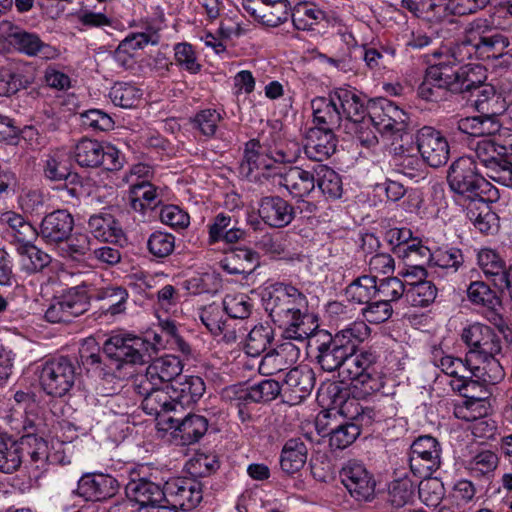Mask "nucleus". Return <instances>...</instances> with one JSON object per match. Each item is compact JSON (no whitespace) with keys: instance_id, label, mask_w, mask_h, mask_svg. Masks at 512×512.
Wrapping results in <instances>:
<instances>
[{"instance_id":"64","label":"nucleus","mask_w":512,"mask_h":512,"mask_svg":"<svg viewBox=\"0 0 512 512\" xmlns=\"http://www.w3.org/2000/svg\"><path fill=\"white\" fill-rule=\"evenodd\" d=\"M61 245L62 256L73 260L81 259L90 250V238L85 233L70 234Z\"/></svg>"},{"instance_id":"22","label":"nucleus","mask_w":512,"mask_h":512,"mask_svg":"<svg viewBox=\"0 0 512 512\" xmlns=\"http://www.w3.org/2000/svg\"><path fill=\"white\" fill-rule=\"evenodd\" d=\"M315 373L307 365L291 369L282 383L283 397L292 405L299 404L310 395L315 385Z\"/></svg>"},{"instance_id":"29","label":"nucleus","mask_w":512,"mask_h":512,"mask_svg":"<svg viewBox=\"0 0 512 512\" xmlns=\"http://www.w3.org/2000/svg\"><path fill=\"white\" fill-rule=\"evenodd\" d=\"M446 72L448 74H453L451 76V91L455 93H462L465 91H473L472 93H477L478 89L485 84H483L485 76V71L480 65H463L457 66L455 64L450 65L445 63Z\"/></svg>"},{"instance_id":"63","label":"nucleus","mask_w":512,"mask_h":512,"mask_svg":"<svg viewBox=\"0 0 512 512\" xmlns=\"http://www.w3.org/2000/svg\"><path fill=\"white\" fill-rule=\"evenodd\" d=\"M376 296L392 305L403 296L406 297V286L398 277H387L376 282Z\"/></svg>"},{"instance_id":"50","label":"nucleus","mask_w":512,"mask_h":512,"mask_svg":"<svg viewBox=\"0 0 512 512\" xmlns=\"http://www.w3.org/2000/svg\"><path fill=\"white\" fill-rule=\"evenodd\" d=\"M315 183L328 198L338 199L343 192L342 180L338 173L326 165H318L315 169Z\"/></svg>"},{"instance_id":"28","label":"nucleus","mask_w":512,"mask_h":512,"mask_svg":"<svg viewBox=\"0 0 512 512\" xmlns=\"http://www.w3.org/2000/svg\"><path fill=\"white\" fill-rule=\"evenodd\" d=\"M445 68V62H440L428 68L423 82L418 87V95L427 101L442 100L447 91H451V76Z\"/></svg>"},{"instance_id":"32","label":"nucleus","mask_w":512,"mask_h":512,"mask_svg":"<svg viewBox=\"0 0 512 512\" xmlns=\"http://www.w3.org/2000/svg\"><path fill=\"white\" fill-rule=\"evenodd\" d=\"M148 393H138L143 396L142 408L149 414L156 416L161 429L167 425L163 421L165 417H172L169 413L175 414L179 411L172 397V391L167 388H156Z\"/></svg>"},{"instance_id":"62","label":"nucleus","mask_w":512,"mask_h":512,"mask_svg":"<svg viewBox=\"0 0 512 512\" xmlns=\"http://www.w3.org/2000/svg\"><path fill=\"white\" fill-rule=\"evenodd\" d=\"M45 176L52 181L65 180L70 176L69 160L67 154L55 151L48 155L44 167Z\"/></svg>"},{"instance_id":"34","label":"nucleus","mask_w":512,"mask_h":512,"mask_svg":"<svg viewBox=\"0 0 512 512\" xmlns=\"http://www.w3.org/2000/svg\"><path fill=\"white\" fill-rule=\"evenodd\" d=\"M314 128L334 132L342 123V114L331 91L328 97H317L311 101Z\"/></svg>"},{"instance_id":"59","label":"nucleus","mask_w":512,"mask_h":512,"mask_svg":"<svg viewBox=\"0 0 512 512\" xmlns=\"http://www.w3.org/2000/svg\"><path fill=\"white\" fill-rule=\"evenodd\" d=\"M20 443L0 435V471L12 473L16 471L22 463Z\"/></svg>"},{"instance_id":"41","label":"nucleus","mask_w":512,"mask_h":512,"mask_svg":"<svg viewBox=\"0 0 512 512\" xmlns=\"http://www.w3.org/2000/svg\"><path fill=\"white\" fill-rule=\"evenodd\" d=\"M307 447L298 439H289L283 446L280 456L281 469L287 474L300 471L307 460Z\"/></svg>"},{"instance_id":"42","label":"nucleus","mask_w":512,"mask_h":512,"mask_svg":"<svg viewBox=\"0 0 512 512\" xmlns=\"http://www.w3.org/2000/svg\"><path fill=\"white\" fill-rule=\"evenodd\" d=\"M473 96L474 106L479 114L501 115L507 108L505 99L490 84L480 87Z\"/></svg>"},{"instance_id":"12","label":"nucleus","mask_w":512,"mask_h":512,"mask_svg":"<svg viewBox=\"0 0 512 512\" xmlns=\"http://www.w3.org/2000/svg\"><path fill=\"white\" fill-rule=\"evenodd\" d=\"M74 158L82 167H98L115 171L122 167L119 151L114 147L104 148L97 140L82 139L74 149Z\"/></svg>"},{"instance_id":"17","label":"nucleus","mask_w":512,"mask_h":512,"mask_svg":"<svg viewBox=\"0 0 512 512\" xmlns=\"http://www.w3.org/2000/svg\"><path fill=\"white\" fill-rule=\"evenodd\" d=\"M368 115L381 134H395L405 128V112L388 99L368 101Z\"/></svg>"},{"instance_id":"51","label":"nucleus","mask_w":512,"mask_h":512,"mask_svg":"<svg viewBox=\"0 0 512 512\" xmlns=\"http://www.w3.org/2000/svg\"><path fill=\"white\" fill-rule=\"evenodd\" d=\"M349 301L367 304L376 297V276L363 275L350 283L345 291Z\"/></svg>"},{"instance_id":"25","label":"nucleus","mask_w":512,"mask_h":512,"mask_svg":"<svg viewBox=\"0 0 512 512\" xmlns=\"http://www.w3.org/2000/svg\"><path fill=\"white\" fill-rule=\"evenodd\" d=\"M258 214L268 226L283 228L293 221L295 210L287 200L277 195H270L260 199Z\"/></svg>"},{"instance_id":"2","label":"nucleus","mask_w":512,"mask_h":512,"mask_svg":"<svg viewBox=\"0 0 512 512\" xmlns=\"http://www.w3.org/2000/svg\"><path fill=\"white\" fill-rule=\"evenodd\" d=\"M462 340L469 347L467 361L477 363L476 378L495 384L504 377L503 369L496 359L501 352V338L490 326L474 323L462 332Z\"/></svg>"},{"instance_id":"18","label":"nucleus","mask_w":512,"mask_h":512,"mask_svg":"<svg viewBox=\"0 0 512 512\" xmlns=\"http://www.w3.org/2000/svg\"><path fill=\"white\" fill-rule=\"evenodd\" d=\"M340 478L350 495L358 501H368L374 496L375 480L364 464L348 461L340 471Z\"/></svg>"},{"instance_id":"31","label":"nucleus","mask_w":512,"mask_h":512,"mask_svg":"<svg viewBox=\"0 0 512 512\" xmlns=\"http://www.w3.org/2000/svg\"><path fill=\"white\" fill-rule=\"evenodd\" d=\"M336 143L334 132L312 127L305 133L304 152L309 159L322 162L336 151Z\"/></svg>"},{"instance_id":"14","label":"nucleus","mask_w":512,"mask_h":512,"mask_svg":"<svg viewBox=\"0 0 512 512\" xmlns=\"http://www.w3.org/2000/svg\"><path fill=\"white\" fill-rule=\"evenodd\" d=\"M283 394V386L279 382L267 379L250 387H229L223 391L222 397L239 409L242 415V405L249 403H260L274 400L280 394Z\"/></svg>"},{"instance_id":"24","label":"nucleus","mask_w":512,"mask_h":512,"mask_svg":"<svg viewBox=\"0 0 512 512\" xmlns=\"http://www.w3.org/2000/svg\"><path fill=\"white\" fill-rule=\"evenodd\" d=\"M73 228V216L67 210L58 209L42 219L38 236L47 244L59 245L70 236Z\"/></svg>"},{"instance_id":"35","label":"nucleus","mask_w":512,"mask_h":512,"mask_svg":"<svg viewBox=\"0 0 512 512\" xmlns=\"http://www.w3.org/2000/svg\"><path fill=\"white\" fill-rule=\"evenodd\" d=\"M260 149L261 145L258 140L252 139L246 143L242 167L243 169L247 167L249 173L254 169H270L272 162L284 163L291 161V157L282 150H277L271 156H268L264 155Z\"/></svg>"},{"instance_id":"52","label":"nucleus","mask_w":512,"mask_h":512,"mask_svg":"<svg viewBox=\"0 0 512 512\" xmlns=\"http://www.w3.org/2000/svg\"><path fill=\"white\" fill-rule=\"evenodd\" d=\"M416 486L408 476L393 480L388 486V502L395 508L412 503Z\"/></svg>"},{"instance_id":"56","label":"nucleus","mask_w":512,"mask_h":512,"mask_svg":"<svg viewBox=\"0 0 512 512\" xmlns=\"http://www.w3.org/2000/svg\"><path fill=\"white\" fill-rule=\"evenodd\" d=\"M418 494L428 507L438 508L444 503L445 488L438 478L428 476L418 484Z\"/></svg>"},{"instance_id":"15","label":"nucleus","mask_w":512,"mask_h":512,"mask_svg":"<svg viewBox=\"0 0 512 512\" xmlns=\"http://www.w3.org/2000/svg\"><path fill=\"white\" fill-rule=\"evenodd\" d=\"M406 261L414 268L415 273L421 276L425 275L423 263L420 260L431 261V263L439 268L452 269L455 272L463 262V256L458 249L437 250L433 254L430 250L422 245H412L407 247L404 254Z\"/></svg>"},{"instance_id":"55","label":"nucleus","mask_w":512,"mask_h":512,"mask_svg":"<svg viewBox=\"0 0 512 512\" xmlns=\"http://www.w3.org/2000/svg\"><path fill=\"white\" fill-rule=\"evenodd\" d=\"M478 264L486 277L491 278L495 286H498L501 278L507 272L505 262L491 249H482L478 253Z\"/></svg>"},{"instance_id":"19","label":"nucleus","mask_w":512,"mask_h":512,"mask_svg":"<svg viewBox=\"0 0 512 512\" xmlns=\"http://www.w3.org/2000/svg\"><path fill=\"white\" fill-rule=\"evenodd\" d=\"M202 485L192 478H173L166 482L165 502L189 511L202 500Z\"/></svg>"},{"instance_id":"61","label":"nucleus","mask_w":512,"mask_h":512,"mask_svg":"<svg viewBox=\"0 0 512 512\" xmlns=\"http://www.w3.org/2000/svg\"><path fill=\"white\" fill-rule=\"evenodd\" d=\"M361 426L345 422L332 428L328 433L329 445L333 449L343 450L350 446L361 433Z\"/></svg>"},{"instance_id":"27","label":"nucleus","mask_w":512,"mask_h":512,"mask_svg":"<svg viewBox=\"0 0 512 512\" xmlns=\"http://www.w3.org/2000/svg\"><path fill=\"white\" fill-rule=\"evenodd\" d=\"M292 340L285 339L262 358L259 364V372L262 375H274L297 362L300 357V349Z\"/></svg>"},{"instance_id":"48","label":"nucleus","mask_w":512,"mask_h":512,"mask_svg":"<svg viewBox=\"0 0 512 512\" xmlns=\"http://www.w3.org/2000/svg\"><path fill=\"white\" fill-rule=\"evenodd\" d=\"M327 20V13L314 4H302L292 13V22L297 30H314L315 26Z\"/></svg>"},{"instance_id":"40","label":"nucleus","mask_w":512,"mask_h":512,"mask_svg":"<svg viewBox=\"0 0 512 512\" xmlns=\"http://www.w3.org/2000/svg\"><path fill=\"white\" fill-rule=\"evenodd\" d=\"M200 319L214 336L223 335V339L226 341L236 340V334L229 330L226 314L220 305L212 303L203 308Z\"/></svg>"},{"instance_id":"16","label":"nucleus","mask_w":512,"mask_h":512,"mask_svg":"<svg viewBox=\"0 0 512 512\" xmlns=\"http://www.w3.org/2000/svg\"><path fill=\"white\" fill-rule=\"evenodd\" d=\"M416 144L422 161L431 167H440L447 163L450 147L443 134L429 126L421 128L416 134Z\"/></svg>"},{"instance_id":"21","label":"nucleus","mask_w":512,"mask_h":512,"mask_svg":"<svg viewBox=\"0 0 512 512\" xmlns=\"http://www.w3.org/2000/svg\"><path fill=\"white\" fill-rule=\"evenodd\" d=\"M472 363L467 360L464 362L460 358L444 356L438 364L445 374L453 378L449 383L452 389L463 397H473L469 394V388L477 385V381L472 379L476 377L477 364L472 365Z\"/></svg>"},{"instance_id":"4","label":"nucleus","mask_w":512,"mask_h":512,"mask_svg":"<svg viewBox=\"0 0 512 512\" xmlns=\"http://www.w3.org/2000/svg\"><path fill=\"white\" fill-rule=\"evenodd\" d=\"M448 182L454 192L472 202L494 201L498 198V190L483 177L472 157H460L453 162Z\"/></svg>"},{"instance_id":"45","label":"nucleus","mask_w":512,"mask_h":512,"mask_svg":"<svg viewBox=\"0 0 512 512\" xmlns=\"http://www.w3.org/2000/svg\"><path fill=\"white\" fill-rule=\"evenodd\" d=\"M0 223L7 226V232L20 243H31L38 236L36 228L22 215L13 211L3 213Z\"/></svg>"},{"instance_id":"3","label":"nucleus","mask_w":512,"mask_h":512,"mask_svg":"<svg viewBox=\"0 0 512 512\" xmlns=\"http://www.w3.org/2000/svg\"><path fill=\"white\" fill-rule=\"evenodd\" d=\"M370 334V328L364 321H355L335 335L320 332L316 339V360L320 367L327 372H341L345 360L357 346Z\"/></svg>"},{"instance_id":"36","label":"nucleus","mask_w":512,"mask_h":512,"mask_svg":"<svg viewBox=\"0 0 512 512\" xmlns=\"http://www.w3.org/2000/svg\"><path fill=\"white\" fill-rule=\"evenodd\" d=\"M172 397L178 410L196 403L205 392V383L199 376H185L171 385Z\"/></svg>"},{"instance_id":"7","label":"nucleus","mask_w":512,"mask_h":512,"mask_svg":"<svg viewBox=\"0 0 512 512\" xmlns=\"http://www.w3.org/2000/svg\"><path fill=\"white\" fill-rule=\"evenodd\" d=\"M495 143V139H472L469 143L472 154L468 157L483 167L487 177L512 188V162L503 157Z\"/></svg>"},{"instance_id":"38","label":"nucleus","mask_w":512,"mask_h":512,"mask_svg":"<svg viewBox=\"0 0 512 512\" xmlns=\"http://www.w3.org/2000/svg\"><path fill=\"white\" fill-rule=\"evenodd\" d=\"M13 45L22 53L28 56H38L42 59L51 60L59 56V51L50 44L44 43L35 33L21 30Z\"/></svg>"},{"instance_id":"60","label":"nucleus","mask_w":512,"mask_h":512,"mask_svg":"<svg viewBox=\"0 0 512 512\" xmlns=\"http://www.w3.org/2000/svg\"><path fill=\"white\" fill-rule=\"evenodd\" d=\"M437 295V288L430 281H419L406 288V299L412 306L424 307L432 303Z\"/></svg>"},{"instance_id":"33","label":"nucleus","mask_w":512,"mask_h":512,"mask_svg":"<svg viewBox=\"0 0 512 512\" xmlns=\"http://www.w3.org/2000/svg\"><path fill=\"white\" fill-rule=\"evenodd\" d=\"M127 498L138 504L141 508L153 507L165 502L166 484L161 487L148 479L131 480L125 487Z\"/></svg>"},{"instance_id":"39","label":"nucleus","mask_w":512,"mask_h":512,"mask_svg":"<svg viewBox=\"0 0 512 512\" xmlns=\"http://www.w3.org/2000/svg\"><path fill=\"white\" fill-rule=\"evenodd\" d=\"M88 229L96 239L104 242H118L123 236L119 223L109 213L92 215Z\"/></svg>"},{"instance_id":"53","label":"nucleus","mask_w":512,"mask_h":512,"mask_svg":"<svg viewBox=\"0 0 512 512\" xmlns=\"http://www.w3.org/2000/svg\"><path fill=\"white\" fill-rule=\"evenodd\" d=\"M468 300L478 306L494 311L501 305L497 293L483 281H473L467 287Z\"/></svg>"},{"instance_id":"20","label":"nucleus","mask_w":512,"mask_h":512,"mask_svg":"<svg viewBox=\"0 0 512 512\" xmlns=\"http://www.w3.org/2000/svg\"><path fill=\"white\" fill-rule=\"evenodd\" d=\"M242 7L257 21L270 27L287 21L290 12L288 0H242Z\"/></svg>"},{"instance_id":"49","label":"nucleus","mask_w":512,"mask_h":512,"mask_svg":"<svg viewBox=\"0 0 512 512\" xmlns=\"http://www.w3.org/2000/svg\"><path fill=\"white\" fill-rule=\"evenodd\" d=\"M257 255L248 248H236L222 261V267L230 274H245L253 270Z\"/></svg>"},{"instance_id":"5","label":"nucleus","mask_w":512,"mask_h":512,"mask_svg":"<svg viewBox=\"0 0 512 512\" xmlns=\"http://www.w3.org/2000/svg\"><path fill=\"white\" fill-rule=\"evenodd\" d=\"M152 344L138 336L130 334H115L109 337L104 345L103 351L114 365L118 377H130L132 370L121 373L123 369H131L133 365L144 364L151 357Z\"/></svg>"},{"instance_id":"58","label":"nucleus","mask_w":512,"mask_h":512,"mask_svg":"<svg viewBox=\"0 0 512 512\" xmlns=\"http://www.w3.org/2000/svg\"><path fill=\"white\" fill-rule=\"evenodd\" d=\"M142 92L132 84L117 82L109 91V97L115 106L133 108L140 102Z\"/></svg>"},{"instance_id":"11","label":"nucleus","mask_w":512,"mask_h":512,"mask_svg":"<svg viewBox=\"0 0 512 512\" xmlns=\"http://www.w3.org/2000/svg\"><path fill=\"white\" fill-rule=\"evenodd\" d=\"M442 449L432 436H420L410 448L409 465L418 478L431 476L441 466Z\"/></svg>"},{"instance_id":"9","label":"nucleus","mask_w":512,"mask_h":512,"mask_svg":"<svg viewBox=\"0 0 512 512\" xmlns=\"http://www.w3.org/2000/svg\"><path fill=\"white\" fill-rule=\"evenodd\" d=\"M183 363L179 357L164 355L154 359L144 373L137 374L133 379V387L137 393H148L156 388L170 389L176 378L183 371Z\"/></svg>"},{"instance_id":"46","label":"nucleus","mask_w":512,"mask_h":512,"mask_svg":"<svg viewBox=\"0 0 512 512\" xmlns=\"http://www.w3.org/2000/svg\"><path fill=\"white\" fill-rule=\"evenodd\" d=\"M377 356L370 351L353 352L347 357L340 375L354 383L362 374L369 372L375 366Z\"/></svg>"},{"instance_id":"47","label":"nucleus","mask_w":512,"mask_h":512,"mask_svg":"<svg viewBox=\"0 0 512 512\" xmlns=\"http://www.w3.org/2000/svg\"><path fill=\"white\" fill-rule=\"evenodd\" d=\"M129 198L131 208L142 213L146 209H153L160 203L156 187L144 180L131 186Z\"/></svg>"},{"instance_id":"44","label":"nucleus","mask_w":512,"mask_h":512,"mask_svg":"<svg viewBox=\"0 0 512 512\" xmlns=\"http://www.w3.org/2000/svg\"><path fill=\"white\" fill-rule=\"evenodd\" d=\"M128 291L122 286L110 285L99 289L96 299L103 302L101 309L103 313L111 316L122 314L126 311Z\"/></svg>"},{"instance_id":"8","label":"nucleus","mask_w":512,"mask_h":512,"mask_svg":"<svg viewBox=\"0 0 512 512\" xmlns=\"http://www.w3.org/2000/svg\"><path fill=\"white\" fill-rule=\"evenodd\" d=\"M325 394L331 400L333 408L337 409L350 424L369 427L385 419V415L380 410L374 407H363L356 397H350L348 390L338 383L329 384L321 396Z\"/></svg>"},{"instance_id":"37","label":"nucleus","mask_w":512,"mask_h":512,"mask_svg":"<svg viewBox=\"0 0 512 512\" xmlns=\"http://www.w3.org/2000/svg\"><path fill=\"white\" fill-rule=\"evenodd\" d=\"M280 185L284 186L293 197H304L315 188V172L311 173L300 167H290L281 175Z\"/></svg>"},{"instance_id":"6","label":"nucleus","mask_w":512,"mask_h":512,"mask_svg":"<svg viewBox=\"0 0 512 512\" xmlns=\"http://www.w3.org/2000/svg\"><path fill=\"white\" fill-rule=\"evenodd\" d=\"M473 42L476 46V59L495 61V66H512V53L508 51L509 38L495 30L487 19L478 18L471 22Z\"/></svg>"},{"instance_id":"1","label":"nucleus","mask_w":512,"mask_h":512,"mask_svg":"<svg viewBox=\"0 0 512 512\" xmlns=\"http://www.w3.org/2000/svg\"><path fill=\"white\" fill-rule=\"evenodd\" d=\"M263 306L272 322L283 329L285 339L303 342L311 334L306 326L308 300L296 287L284 283L272 285L263 297Z\"/></svg>"},{"instance_id":"43","label":"nucleus","mask_w":512,"mask_h":512,"mask_svg":"<svg viewBox=\"0 0 512 512\" xmlns=\"http://www.w3.org/2000/svg\"><path fill=\"white\" fill-rule=\"evenodd\" d=\"M475 493L476 490L471 481H458L440 507V512H467L468 505L475 498Z\"/></svg>"},{"instance_id":"13","label":"nucleus","mask_w":512,"mask_h":512,"mask_svg":"<svg viewBox=\"0 0 512 512\" xmlns=\"http://www.w3.org/2000/svg\"><path fill=\"white\" fill-rule=\"evenodd\" d=\"M89 306L90 300L87 294L74 288L61 296L54 297L44 316L50 323H69L88 311Z\"/></svg>"},{"instance_id":"54","label":"nucleus","mask_w":512,"mask_h":512,"mask_svg":"<svg viewBox=\"0 0 512 512\" xmlns=\"http://www.w3.org/2000/svg\"><path fill=\"white\" fill-rule=\"evenodd\" d=\"M18 252L22 269L29 274L41 272L51 262V257L46 252L29 243L19 247Z\"/></svg>"},{"instance_id":"26","label":"nucleus","mask_w":512,"mask_h":512,"mask_svg":"<svg viewBox=\"0 0 512 512\" xmlns=\"http://www.w3.org/2000/svg\"><path fill=\"white\" fill-rule=\"evenodd\" d=\"M117 480L107 474L91 473L83 475L78 481L77 495L87 501H102L115 495Z\"/></svg>"},{"instance_id":"23","label":"nucleus","mask_w":512,"mask_h":512,"mask_svg":"<svg viewBox=\"0 0 512 512\" xmlns=\"http://www.w3.org/2000/svg\"><path fill=\"white\" fill-rule=\"evenodd\" d=\"M167 425L163 430H171L179 437L184 445H190L202 438L208 430V419L198 414H188L185 417H165Z\"/></svg>"},{"instance_id":"57","label":"nucleus","mask_w":512,"mask_h":512,"mask_svg":"<svg viewBox=\"0 0 512 512\" xmlns=\"http://www.w3.org/2000/svg\"><path fill=\"white\" fill-rule=\"evenodd\" d=\"M273 339V329L262 323L254 326L246 338L245 351L250 356H259Z\"/></svg>"},{"instance_id":"10","label":"nucleus","mask_w":512,"mask_h":512,"mask_svg":"<svg viewBox=\"0 0 512 512\" xmlns=\"http://www.w3.org/2000/svg\"><path fill=\"white\" fill-rule=\"evenodd\" d=\"M77 367L74 361L61 356L46 361L40 372V385L50 396L63 397L75 384Z\"/></svg>"},{"instance_id":"30","label":"nucleus","mask_w":512,"mask_h":512,"mask_svg":"<svg viewBox=\"0 0 512 512\" xmlns=\"http://www.w3.org/2000/svg\"><path fill=\"white\" fill-rule=\"evenodd\" d=\"M334 100L340 109L342 119L345 118L348 127L354 121L363 119L368 115V101L366 97L354 88H337L332 91Z\"/></svg>"}]
</instances>
